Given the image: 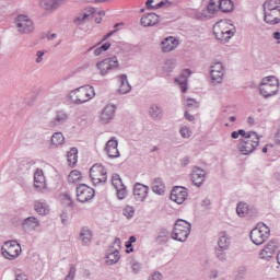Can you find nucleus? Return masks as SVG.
<instances>
[{"instance_id": "f257e3e1", "label": "nucleus", "mask_w": 280, "mask_h": 280, "mask_svg": "<svg viewBox=\"0 0 280 280\" xmlns=\"http://www.w3.org/2000/svg\"><path fill=\"white\" fill-rule=\"evenodd\" d=\"M235 32H237V28H235L231 20H220L213 26V34L217 40L221 43H229L235 36Z\"/></svg>"}, {"instance_id": "f03ea898", "label": "nucleus", "mask_w": 280, "mask_h": 280, "mask_svg": "<svg viewBox=\"0 0 280 280\" xmlns=\"http://www.w3.org/2000/svg\"><path fill=\"white\" fill-rule=\"evenodd\" d=\"M225 13L233 12L235 10V3L233 0H210L207 8L201 11L205 19H213V15L219 11Z\"/></svg>"}, {"instance_id": "7ed1b4c3", "label": "nucleus", "mask_w": 280, "mask_h": 280, "mask_svg": "<svg viewBox=\"0 0 280 280\" xmlns=\"http://www.w3.org/2000/svg\"><path fill=\"white\" fill-rule=\"evenodd\" d=\"M264 21L268 25L280 23V0H266L264 3Z\"/></svg>"}, {"instance_id": "20e7f679", "label": "nucleus", "mask_w": 280, "mask_h": 280, "mask_svg": "<svg viewBox=\"0 0 280 280\" xmlns=\"http://www.w3.org/2000/svg\"><path fill=\"white\" fill-rule=\"evenodd\" d=\"M93 97H95V88L91 85L81 86L70 92V100L74 104H86Z\"/></svg>"}, {"instance_id": "39448f33", "label": "nucleus", "mask_w": 280, "mask_h": 280, "mask_svg": "<svg viewBox=\"0 0 280 280\" xmlns=\"http://www.w3.org/2000/svg\"><path fill=\"white\" fill-rule=\"evenodd\" d=\"M259 93L268 100L279 93V79L277 77H266L259 84Z\"/></svg>"}, {"instance_id": "423d86ee", "label": "nucleus", "mask_w": 280, "mask_h": 280, "mask_svg": "<svg viewBox=\"0 0 280 280\" xmlns=\"http://www.w3.org/2000/svg\"><path fill=\"white\" fill-rule=\"evenodd\" d=\"M191 233V223L178 219L175 222L173 233H172V240H176L177 242H187V237H189V234Z\"/></svg>"}, {"instance_id": "0eeeda50", "label": "nucleus", "mask_w": 280, "mask_h": 280, "mask_svg": "<svg viewBox=\"0 0 280 280\" xmlns=\"http://www.w3.org/2000/svg\"><path fill=\"white\" fill-rule=\"evenodd\" d=\"M249 237L253 244L256 246H261L269 237H270V228H268L265 223H258L249 234Z\"/></svg>"}, {"instance_id": "6e6552de", "label": "nucleus", "mask_w": 280, "mask_h": 280, "mask_svg": "<svg viewBox=\"0 0 280 280\" xmlns=\"http://www.w3.org/2000/svg\"><path fill=\"white\" fill-rule=\"evenodd\" d=\"M14 23L19 34H33L35 30L34 21L26 14L18 15Z\"/></svg>"}, {"instance_id": "1a4fd4ad", "label": "nucleus", "mask_w": 280, "mask_h": 280, "mask_svg": "<svg viewBox=\"0 0 280 280\" xmlns=\"http://www.w3.org/2000/svg\"><path fill=\"white\" fill-rule=\"evenodd\" d=\"M90 177L95 185H106V180H108V172L102 164H94L90 168Z\"/></svg>"}, {"instance_id": "9d476101", "label": "nucleus", "mask_w": 280, "mask_h": 280, "mask_svg": "<svg viewBox=\"0 0 280 280\" xmlns=\"http://www.w3.org/2000/svg\"><path fill=\"white\" fill-rule=\"evenodd\" d=\"M258 145L259 135L256 133V138L242 139L238 143V151L244 156H248V154H253V152H255Z\"/></svg>"}, {"instance_id": "9b49d317", "label": "nucleus", "mask_w": 280, "mask_h": 280, "mask_svg": "<svg viewBox=\"0 0 280 280\" xmlns=\"http://www.w3.org/2000/svg\"><path fill=\"white\" fill-rule=\"evenodd\" d=\"M96 68L98 69L101 75H108L110 71L119 69V60L117 57L106 58L103 61L96 63Z\"/></svg>"}, {"instance_id": "f8f14e48", "label": "nucleus", "mask_w": 280, "mask_h": 280, "mask_svg": "<svg viewBox=\"0 0 280 280\" xmlns=\"http://www.w3.org/2000/svg\"><path fill=\"white\" fill-rule=\"evenodd\" d=\"M77 191V200L79 202H90V200H93L95 198V189L91 188L86 184H80L75 188Z\"/></svg>"}, {"instance_id": "ddd939ff", "label": "nucleus", "mask_w": 280, "mask_h": 280, "mask_svg": "<svg viewBox=\"0 0 280 280\" xmlns=\"http://www.w3.org/2000/svg\"><path fill=\"white\" fill-rule=\"evenodd\" d=\"M21 244L16 241L7 242L2 247V255L5 259H16L21 255Z\"/></svg>"}, {"instance_id": "4468645a", "label": "nucleus", "mask_w": 280, "mask_h": 280, "mask_svg": "<svg viewBox=\"0 0 280 280\" xmlns=\"http://www.w3.org/2000/svg\"><path fill=\"white\" fill-rule=\"evenodd\" d=\"M210 75L213 84H222V80H224V65L220 61L214 62L211 66Z\"/></svg>"}, {"instance_id": "2eb2a0df", "label": "nucleus", "mask_w": 280, "mask_h": 280, "mask_svg": "<svg viewBox=\"0 0 280 280\" xmlns=\"http://www.w3.org/2000/svg\"><path fill=\"white\" fill-rule=\"evenodd\" d=\"M187 188L183 186H175L171 191L170 199L177 205H183V202L187 200Z\"/></svg>"}, {"instance_id": "dca6fc26", "label": "nucleus", "mask_w": 280, "mask_h": 280, "mask_svg": "<svg viewBox=\"0 0 280 280\" xmlns=\"http://www.w3.org/2000/svg\"><path fill=\"white\" fill-rule=\"evenodd\" d=\"M34 188L42 194L47 189V179L45 178V173L40 168H37L34 173Z\"/></svg>"}, {"instance_id": "f3484780", "label": "nucleus", "mask_w": 280, "mask_h": 280, "mask_svg": "<svg viewBox=\"0 0 280 280\" xmlns=\"http://www.w3.org/2000/svg\"><path fill=\"white\" fill-rule=\"evenodd\" d=\"M149 191H150V187L141 183H136L133 186V196L138 202H143V200L148 198Z\"/></svg>"}, {"instance_id": "a211bd4d", "label": "nucleus", "mask_w": 280, "mask_h": 280, "mask_svg": "<svg viewBox=\"0 0 280 280\" xmlns=\"http://www.w3.org/2000/svg\"><path fill=\"white\" fill-rule=\"evenodd\" d=\"M277 242L276 241H269L267 245L261 249L259 253L260 259H265L268 261V259H272V255L277 253Z\"/></svg>"}, {"instance_id": "6ab92c4d", "label": "nucleus", "mask_w": 280, "mask_h": 280, "mask_svg": "<svg viewBox=\"0 0 280 280\" xmlns=\"http://www.w3.org/2000/svg\"><path fill=\"white\" fill-rule=\"evenodd\" d=\"M176 47H178V39H176L174 36L165 37L161 42V51L163 54H170V51H174Z\"/></svg>"}, {"instance_id": "aec40b11", "label": "nucleus", "mask_w": 280, "mask_h": 280, "mask_svg": "<svg viewBox=\"0 0 280 280\" xmlns=\"http://www.w3.org/2000/svg\"><path fill=\"white\" fill-rule=\"evenodd\" d=\"M117 145H119V142L115 138H112L107 141L105 151L109 159H119L120 154L119 149H117Z\"/></svg>"}, {"instance_id": "412c9836", "label": "nucleus", "mask_w": 280, "mask_h": 280, "mask_svg": "<svg viewBox=\"0 0 280 280\" xmlns=\"http://www.w3.org/2000/svg\"><path fill=\"white\" fill-rule=\"evenodd\" d=\"M40 226V221L36 217H28L23 220L22 229L25 233H32Z\"/></svg>"}, {"instance_id": "4be33fe9", "label": "nucleus", "mask_w": 280, "mask_h": 280, "mask_svg": "<svg viewBox=\"0 0 280 280\" xmlns=\"http://www.w3.org/2000/svg\"><path fill=\"white\" fill-rule=\"evenodd\" d=\"M65 3V0H40L39 5L46 12H54L58 10L60 5Z\"/></svg>"}, {"instance_id": "5701e85b", "label": "nucleus", "mask_w": 280, "mask_h": 280, "mask_svg": "<svg viewBox=\"0 0 280 280\" xmlns=\"http://www.w3.org/2000/svg\"><path fill=\"white\" fill-rule=\"evenodd\" d=\"M205 176H207V172L205 170L195 166L192 170L191 180L196 187H201L202 183H205Z\"/></svg>"}, {"instance_id": "b1692460", "label": "nucleus", "mask_w": 280, "mask_h": 280, "mask_svg": "<svg viewBox=\"0 0 280 280\" xmlns=\"http://www.w3.org/2000/svg\"><path fill=\"white\" fill-rule=\"evenodd\" d=\"M79 240L82 246H91L93 242V232L88 226L81 229Z\"/></svg>"}, {"instance_id": "393cba45", "label": "nucleus", "mask_w": 280, "mask_h": 280, "mask_svg": "<svg viewBox=\"0 0 280 280\" xmlns=\"http://www.w3.org/2000/svg\"><path fill=\"white\" fill-rule=\"evenodd\" d=\"M115 118V107L114 105H107L104 107L101 114L102 124H110L112 119Z\"/></svg>"}, {"instance_id": "a878e982", "label": "nucleus", "mask_w": 280, "mask_h": 280, "mask_svg": "<svg viewBox=\"0 0 280 280\" xmlns=\"http://www.w3.org/2000/svg\"><path fill=\"white\" fill-rule=\"evenodd\" d=\"M143 27H154L159 23V15L156 13L144 14L140 20Z\"/></svg>"}, {"instance_id": "bb28decb", "label": "nucleus", "mask_w": 280, "mask_h": 280, "mask_svg": "<svg viewBox=\"0 0 280 280\" xmlns=\"http://www.w3.org/2000/svg\"><path fill=\"white\" fill-rule=\"evenodd\" d=\"M69 117L65 112H57L56 116L49 121V128H58V126H62V124L67 122Z\"/></svg>"}, {"instance_id": "cd10ccee", "label": "nucleus", "mask_w": 280, "mask_h": 280, "mask_svg": "<svg viewBox=\"0 0 280 280\" xmlns=\"http://www.w3.org/2000/svg\"><path fill=\"white\" fill-rule=\"evenodd\" d=\"M155 242L159 246H165L170 242V231L165 228H161L155 236Z\"/></svg>"}, {"instance_id": "c85d7f7f", "label": "nucleus", "mask_w": 280, "mask_h": 280, "mask_svg": "<svg viewBox=\"0 0 280 280\" xmlns=\"http://www.w3.org/2000/svg\"><path fill=\"white\" fill-rule=\"evenodd\" d=\"M151 189L153 194H158V196H163L165 194V183L161 177H156L152 182Z\"/></svg>"}, {"instance_id": "c756f323", "label": "nucleus", "mask_w": 280, "mask_h": 280, "mask_svg": "<svg viewBox=\"0 0 280 280\" xmlns=\"http://www.w3.org/2000/svg\"><path fill=\"white\" fill-rule=\"evenodd\" d=\"M118 80H119V84H120L119 93H121L122 95H126L127 93H130V91H132V86L128 82V75L120 74L118 77Z\"/></svg>"}, {"instance_id": "7c9ffc66", "label": "nucleus", "mask_w": 280, "mask_h": 280, "mask_svg": "<svg viewBox=\"0 0 280 280\" xmlns=\"http://www.w3.org/2000/svg\"><path fill=\"white\" fill-rule=\"evenodd\" d=\"M34 209L38 215H47L49 213V206L45 199L36 200L34 203Z\"/></svg>"}, {"instance_id": "2f4dec72", "label": "nucleus", "mask_w": 280, "mask_h": 280, "mask_svg": "<svg viewBox=\"0 0 280 280\" xmlns=\"http://www.w3.org/2000/svg\"><path fill=\"white\" fill-rule=\"evenodd\" d=\"M120 258L121 257L119 256V249L115 247H109V249L107 250V264L109 266H115V264H117Z\"/></svg>"}, {"instance_id": "473e14b6", "label": "nucleus", "mask_w": 280, "mask_h": 280, "mask_svg": "<svg viewBox=\"0 0 280 280\" xmlns=\"http://www.w3.org/2000/svg\"><path fill=\"white\" fill-rule=\"evenodd\" d=\"M191 75V70L186 69L179 78L176 79L177 84L180 86L182 93H187V78Z\"/></svg>"}, {"instance_id": "72a5a7b5", "label": "nucleus", "mask_w": 280, "mask_h": 280, "mask_svg": "<svg viewBox=\"0 0 280 280\" xmlns=\"http://www.w3.org/2000/svg\"><path fill=\"white\" fill-rule=\"evenodd\" d=\"M51 148H60L65 144V135L62 132H55L50 139Z\"/></svg>"}, {"instance_id": "f704fd0d", "label": "nucleus", "mask_w": 280, "mask_h": 280, "mask_svg": "<svg viewBox=\"0 0 280 280\" xmlns=\"http://www.w3.org/2000/svg\"><path fill=\"white\" fill-rule=\"evenodd\" d=\"M230 246H231V240L226 235V232H223L219 237L217 248H221L222 250H229Z\"/></svg>"}, {"instance_id": "c9c22d12", "label": "nucleus", "mask_w": 280, "mask_h": 280, "mask_svg": "<svg viewBox=\"0 0 280 280\" xmlns=\"http://www.w3.org/2000/svg\"><path fill=\"white\" fill-rule=\"evenodd\" d=\"M95 12V8H89L85 10L83 14H80L75 20L74 23L75 25H82V23L86 22V20L90 16H93V13Z\"/></svg>"}, {"instance_id": "e433bc0d", "label": "nucleus", "mask_w": 280, "mask_h": 280, "mask_svg": "<svg viewBox=\"0 0 280 280\" xmlns=\"http://www.w3.org/2000/svg\"><path fill=\"white\" fill-rule=\"evenodd\" d=\"M149 115L150 117H152V119H161L163 115V109L161 108V106L152 104L149 108Z\"/></svg>"}, {"instance_id": "4c0bfd02", "label": "nucleus", "mask_w": 280, "mask_h": 280, "mask_svg": "<svg viewBox=\"0 0 280 280\" xmlns=\"http://www.w3.org/2000/svg\"><path fill=\"white\" fill-rule=\"evenodd\" d=\"M68 163L72 167H73V165H75L78 163V149L77 148H72L68 152Z\"/></svg>"}, {"instance_id": "58836bf2", "label": "nucleus", "mask_w": 280, "mask_h": 280, "mask_svg": "<svg viewBox=\"0 0 280 280\" xmlns=\"http://www.w3.org/2000/svg\"><path fill=\"white\" fill-rule=\"evenodd\" d=\"M236 213L240 218H246V215H248V205L240 202L236 207Z\"/></svg>"}, {"instance_id": "ea45409f", "label": "nucleus", "mask_w": 280, "mask_h": 280, "mask_svg": "<svg viewBox=\"0 0 280 280\" xmlns=\"http://www.w3.org/2000/svg\"><path fill=\"white\" fill-rule=\"evenodd\" d=\"M163 71L165 73H172V71H174V69H176V60L174 59H167L163 67H162Z\"/></svg>"}, {"instance_id": "a19ab883", "label": "nucleus", "mask_w": 280, "mask_h": 280, "mask_svg": "<svg viewBox=\"0 0 280 280\" xmlns=\"http://www.w3.org/2000/svg\"><path fill=\"white\" fill-rule=\"evenodd\" d=\"M79 180H82V173L78 170L71 171L68 175V182L69 183H79Z\"/></svg>"}, {"instance_id": "79ce46f5", "label": "nucleus", "mask_w": 280, "mask_h": 280, "mask_svg": "<svg viewBox=\"0 0 280 280\" xmlns=\"http://www.w3.org/2000/svg\"><path fill=\"white\" fill-rule=\"evenodd\" d=\"M226 250L228 249H222L220 247H215V257L219 261L224 264L229 257L226 256Z\"/></svg>"}, {"instance_id": "37998d69", "label": "nucleus", "mask_w": 280, "mask_h": 280, "mask_svg": "<svg viewBox=\"0 0 280 280\" xmlns=\"http://www.w3.org/2000/svg\"><path fill=\"white\" fill-rule=\"evenodd\" d=\"M112 185L115 187V189H119L120 187H124V182H121V177L119 174H114L112 176Z\"/></svg>"}, {"instance_id": "c03bdc74", "label": "nucleus", "mask_w": 280, "mask_h": 280, "mask_svg": "<svg viewBox=\"0 0 280 280\" xmlns=\"http://www.w3.org/2000/svg\"><path fill=\"white\" fill-rule=\"evenodd\" d=\"M238 136L243 137V139H257V132L255 131H247L244 129L238 130Z\"/></svg>"}, {"instance_id": "a18cd8bd", "label": "nucleus", "mask_w": 280, "mask_h": 280, "mask_svg": "<svg viewBox=\"0 0 280 280\" xmlns=\"http://www.w3.org/2000/svg\"><path fill=\"white\" fill-rule=\"evenodd\" d=\"M247 269L246 267L242 266L237 269L235 280H243L246 277Z\"/></svg>"}, {"instance_id": "49530a36", "label": "nucleus", "mask_w": 280, "mask_h": 280, "mask_svg": "<svg viewBox=\"0 0 280 280\" xmlns=\"http://www.w3.org/2000/svg\"><path fill=\"white\" fill-rule=\"evenodd\" d=\"M124 215L130 220V218H133L135 217V208L133 207H130V206H127L125 209H124Z\"/></svg>"}, {"instance_id": "de8ad7c7", "label": "nucleus", "mask_w": 280, "mask_h": 280, "mask_svg": "<svg viewBox=\"0 0 280 280\" xmlns=\"http://www.w3.org/2000/svg\"><path fill=\"white\" fill-rule=\"evenodd\" d=\"M135 242H137V237L130 236L129 242H127L125 245L126 248H128L127 253H135V248H132V244H135Z\"/></svg>"}, {"instance_id": "09e8293b", "label": "nucleus", "mask_w": 280, "mask_h": 280, "mask_svg": "<svg viewBox=\"0 0 280 280\" xmlns=\"http://www.w3.org/2000/svg\"><path fill=\"white\" fill-rule=\"evenodd\" d=\"M61 202L66 205V207H71L73 205V200L69 194H63L61 197Z\"/></svg>"}, {"instance_id": "8fccbe9b", "label": "nucleus", "mask_w": 280, "mask_h": 280, "mask_svg": "<svg viewBox=\"0 0 280 280\" xmlns=\"http://www.w3.org/2000/svg\"><path fill=\"white\" fill-rule=\"evenodd\" d=\"M75 272H78V269H75V266L71 265L70 270H69L68 275L66 276L65 280H74Z\"/></svg>"}, {"instance_id": "3c124183", "label": "nucleus", "mask_w": 280, "mask_h": 280, "mask_svg": "<svg viewBox=\"0 0 280 280\" xmlns=\"http://www.w3.org/2000/svg\"><path fill=\"white\" fill-rule=\"evenodd\" d=\"M200 106V103L194 98H187L186 100V107L187 108H198Z\"/></svg>"}, {"instance_id": "603ef678", "label": "nucleus", "mask_w": 280, "mask_h": 280, "mask_svg": "<svg viewBox=\"0 0 280 280\" xmlns=\"http://www.w3.org/2000/svg\"><path fill=\"white\" fill-rule=\"evenodd\" d=\"M179 133L182 135L183 139H189V137H191V129L188 127H182L179 129Z\"/></svg>"}, {"instance_id": "864d4df0", "label": "nucleus", "mask_w": 280, "mask_h": 280, "mask_svg": "<svg viewBox=\"0 0 280 280\" xmlns=\"http://www.w3.org/2000/svg\"><path fill=\"white\" fill-rule=\"evenodd\" d=\"M117 191V197L119 198V200H124V198H126L127 196V191H126V186H122L120 188H116Z\"/></svg>"}, {"instance_id": "5fc2aeb1", "label": "nucleus", "mask_w": 280, "mask_h": 280, "mask_svg": "<svg viewBox=\"0 0 280 280\" xmlns=\"http://www.w3.org/2000/svg\"><path fill=\"white\" fill-rule=\"evenodd\" d=\"M164 5H172V1L170 0H162L158 4L153 7V10H160V8H164Z\"/></svg>"}, {"instance_id": "6e6d98bb", "label": "nucleus", "mask_w": 280, "mask_h": 280, "mask_svg": "<svg viewBox=\"0 0 280 280\" xmlns=\"http://www.w3.org/2000/svg\"><path fill=\"white\" fill-rule=\"evenodd\" d=\"M149 280H163V275L159 271H155L149 277Z\"/></svg>"}, {"instance_id": "4d7b16f0", "label": "nucleus", "mask_w": 280, "mask_h": 280, "mask_svg": "<svg viewBox=\"0 0 280 280\" xmlns=\"http://www.w3.org/2000/svg\"><path fill=\"white\" fill-rule=\"evenodd\" d=\"M117 248L118 252H119V248H121V238L119 237H116L115 241H114V245L112 246V248Z\"/></svg>"}, {"instance_id": "13d9d810", "label": "nucleus", "mask_w": 280, "mask_h": 280, "mask_svg": "<svg viewBox=\"0 0 280 280\" xmlns=\"http://www.w3.org/2000/svg\"><path fill=\"white\" fill-rule=\"evenodd\" d=\"M36 56H37L36 62L37 65H39V62H43V56H45V52L43 50H38L36 52Z\"/></svg>"}, {"instance_id": "bf43d9fd", "label": "nucleus", "mask_w": 280, "mask_h": 280, "mask_svg": "<svg viewBox=\"0 0 280 280\" xmlns=\"http://www.w3.org/2000/svg\"><path fill=\"white\" fill-rule=\"evenodd\" d=\"M131 270L135 275H138L139 270H141V265H139V262H135L131 267Z\"/></svg>"}, {"instance_id": "052dcab7", "label": "nucleus", "mask_w": 280, "mask_h": 280, "mask_svg": "<svg viewBox=\"0 0 280 280\" xmlns=\"http://www.w3.org/2000/svg\"><path fill=\"white\" fill-rule=\"evenodd\" d=\"M15 280H28L27 275L23 273V272H18L15 273Z\"/></svg>"}, {"instance_id": "680f3d73", "label": "nucleus", "mask_w": 280, "mask_h": 280, "mask_svg": "<svg viewBox=\"0 0 280 280\" xmlns=\"http://www.w3.org/2000/svg\"><path fill=\"white\" fill-rule=\"evenodd\" d=\"M188 163H189V156H185L180 160L182 167H187Z\"/></svg>"}, {"instance_id": "e2e57ef3", "label": "nucleus", "mask_w": 280, "mask_h": 280, "mask_svg": "<svg viewBox=\"0 0 280 280\" xmlns=\"http://www.w3.org/2000/svg\"><path fill=\"white\" fill-rule=\"evenodd\" d=\"M211 206V200L209 199H203L201 202V207H205L206 209H209V207Z\"/></svg>"}, {"instance_id": "0e129e2a", "label": "nucleus", "mask_w": 280, "mask_h": 280, "mask_svg": "<svg viewBox=\"0 0 280 280\" xmlns=\"http://www.w3.org/2000/svg\"><path fill=\"white\" fill-rule=\"evenodd\" d=\"M152 3H154V0H147L145 5L148 10H154V5H152Z\"/></svg>"}, {"instance_id": "69168bd1", "label": "nucleus", "mask_w": 280, "mask_h": 280, "mask_svg": "<svg viewBox=\"0 0 280 280\" xmlns=\"http://www.w3.org/2000/svg\"><path fill=\"white\" fill-rule=\"evenodd\" d=\"M103 51H108L110 49V43H105L101 46Z\"/></svg>"}, {"instance_id": "338daca9", "label": "nucleus", "mask_w": 280, "mask_h": 280, "mask_svg": "<svg viewBox=\"0 0 280 280\" xmlns=\"http://www.w3.org/2000/svg\"><path fill=\"white\" fill-rule=\"evenodd\" d=\"M185 118L188 120V121H194V115L189 114V112H185Z\"/></svg>"}, {"instance_id": "774afa93", "label": "nucleus", "mask_w": 280, "mask_h": 280, "mask_svg": "<svg viewBox=\"0 0 280 280\" xmlns=\"http://www.w3.org/2000/svg\"><path fill=\"white\" fill-rule=\"evenodd\" d=\"M102 54H104V50L102 49V47H98L94 50V56H102Z\"/></svg>"}]
</instances>
